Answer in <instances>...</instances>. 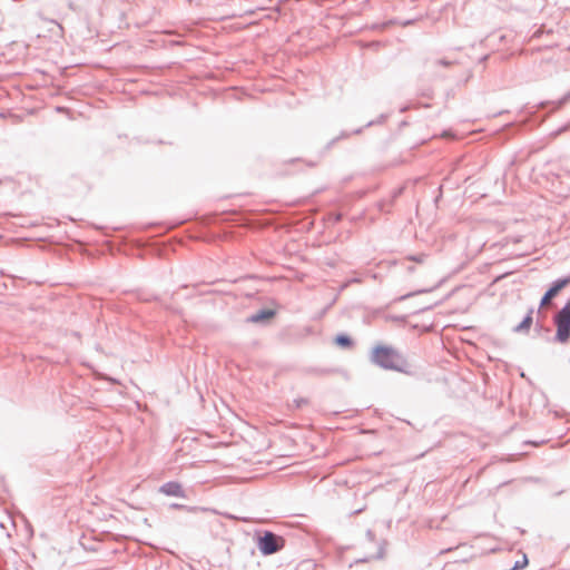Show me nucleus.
Here are the masks:
<instances>
[{"instance_id":"1","label":"nucleus","mask_w":570,"mask_h":570,"mask_svg":"<svg viewBox=\"0 0 570 570\" xmlns=\"http://www.w3.org/2000/svg\"><path fill=\"white\" fill-rule=\"evenodd\" d=\"M371 361L385 370L406 373V360L394 347L377 344L371 352Z\"/></svg>"},{"instance_id":"2","label":"nucleus","mask_w":570,"mask_h":570,"mask_svg":"<svg viewBox=\"0 0 570 570\" xmlns=\"http://www.w3.org/2000/svg\"><path fill=\"white\" fill-rule=\"evenodd\" d=\"M557 340L566 343L570 337V301L556 316Z\"/></svg>"},{"instance_id":"3","label":"nucleus","mask_w":570,"mask_h":570,"mask_svg":"<svg viewBox=\"0 0 570 570\" xmlns=\"http://www.w3.org/2000/svg\"><path fill=\"white\" fill-rule=\"evenodd\" d=\"M283 544L284 540L272 532H266L258 541V548L264 554L277 552Z\"/></svg>"},{"instance_id":"4","label":"nucleus","mask_w":570,"mask_h":570,"mask_svg":"<svg viewBox=\"0 0 570 570\" xmlns=\"http://www.w3.org/2000/svg\"><path fill=\"white\" fill-rule=\"evenodd\" d=\"M159 491L163 494L168 495V497H177V498H184L185 497V492H184L183 485L179 482H176V481H170V482H167V483L163 484L159 488Z\"/></svg>"},{"instance_id":"5","label":"nucleus","mask_w":570,"mask_h":570,"mask_svg":"<svg viewBox=\"0 0 570 570\" xmlns=\"http://www.w3.org/2000/svg\"><path fill=\"white\" fill-rule=\"evenodd\" d=\"M569 279H560L553 284V286L544 294L541 299V306H546L550 301L558 295V293L569 284Z\"/></svg>"},{"instance_id":"6","label":"nucleus","mask_w":570,"mask_h":570,"mask_svg":"<svg viewBox=\"0 0 570 570\" xmlns=\"http://www.w3.org/2000/svg\"><path fill=\"white\" fill-rule=\"evenodd\" d=\"M335 343L342 347H350L352 345V341L346 335H338L335 337Z\"/></svg>"},{"instance_id":"7","label":"nucleus","mask_w":570,"mask_h":570,"mask_svg":"<svg viewBox=\"0 0 570 570\" xmlns=\"http://www.w3.org/2000/svg\"><path fill=\"white\" fill-rule=\"evenodd\" d=\"M532 324V315L531 313L522 321V323L519 325V330H529Z\"/></svg>"},{"instance_id":"8","label":"nucleus","mask_w":570,"mask_h":570,"mask_svg":"<svg viewBox=\"0 0 570 570\" xmlns=\"http://www.w3.org/2000/svg\"><path fill=\"white\" fill-rule=\"evenodd\" d=\"M269 445H271V444H269V442L267 441V442H264V443H262V444H258L257 446H258V449H265V448H269Z\"/></svg>"}]
</instances>
